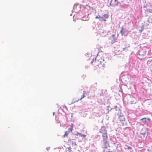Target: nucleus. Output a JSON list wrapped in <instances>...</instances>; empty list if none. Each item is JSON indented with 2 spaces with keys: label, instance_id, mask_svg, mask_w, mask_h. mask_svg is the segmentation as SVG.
Masks as SVG:
<instances>
[{
  "label": "nucleus",
  "instance_id": "4be33fe9",
  "mask_svg": "<svg viewBox=\"0 0 152 152\" xmlns=\"http://www.w3.org/2000/svg\"><path fill=\"white\" fill-rule=\"evenodd\" d=\"M142 30H141L140 32H142Z\"/></svg>",
  "mask_w": 152,
  "mask_h": 152
},
{
  "label": "nucleus",
  "instance_id": "bb28decb",
  "mask_svg": "<svg viewBox=\"0 0 152 152\" xmlns=\"http://www.w3.org/2000/svg\"><path fill=\"white\" fill-rule=\"evenodd\" d=\"M93 63V61H92L91 62V63Z\"/></svg>",
  "mask_w": 152,
  "mask_h": 152
},
{
  "label": "nucleus",
  "instance_id": "6e6552de",
  "mask_svg": "<svg viewBox=\"0 0 152 152\" xmlns=\"http://www.w3.org/2000/svg\"><path fill=\"white\" fill-rule=\"evenodd\" d=\"M73 129V126H71L70 128H68V131H67L69 132V133L70 132H72V131Z\"/></svg>",
  "mask_w": 152,
  "mask_h": 152
},
{
  "label": "nucleus",
  "instance_id": "1a4fd4ad",
  "mask_svg": "<svg viewBox=\"0 0 152 152\" xmlns=\"http://www.w3.org/2000/svg\"><path fill=\"white\" fill-rule=\"evenodd\" d=\"M86 93L85 91H83V94L81 96V98L79 99V100H81L83 98L85 97V94Z\"/></svg>",
  "mask_w": 152,
  "mask_h": 152
},
{
  "label": "nucleus",
  "instance_id": "9b49d317",
  "mask_svg": "<svg viewBox=\"0 0 152 152\" xmlns=\"http://www.w3.org/2000/svg\"><path fill=\"white\" fill-rule=\"evenodd\" d=\"M95 18L97 19V18H98V19H99V18H103V17H101L100 15H98L97 16H96V17H95Z\"/></svg>",
  "mask_w": 152,
  "mask_h": 152
},
{
  "label": "nucleus",
  "instance_id": "aec40b11",
  "mask_svg": "<svg viewBox=\"0 0 152 152\" xmlns=\"http://www.w3.org/2000/svg\"><path fill=\"white\" fill-rule=\"evenodd\" d=\"M126 49V48H123V50H125Z\"/></svg>",
  "mask_w": 152,
  "mask_h": 152
},
{
  "label": "nucleus",
  "instance_id": "a211bd4d",
  "mask_svg": "<svg viewBox=\"0 0 152 152\" xmlns=\"http://www.w3.org/2000/svg\"><path fill=\"white\" fill-rule=\"evenodd\" d=\"M81 136H83V137H85L86 136V135H84V134H81Z\"/></svg>",
  "mask_w": 152,
  "mask_h": 152
},
{
  "label": "nucleus",
  "instance_id": "f03ea898",
  "mask_svg": "<svg viewBox=\"0 0 152 152\" xmlns=\"http://www.w3.org/2000/svg\"><path fill=\"white\" fill-rule=\"evenodd\" d=\"M100 132L102 134L103 139H107V131L104 128H102L100 130Z\"/></svg>",
  "mask_w": 152,
  "mask_h": 152
},
{
  "label": "nucleus",
  "instance_id": "b1692460",
  "mask_svg": "<svg viewBox=\"0 0 152 152\" xmlns=\"http://www.w3.org/2000/svg\"><path fill=\"white\" fill-rule=\"evenodd\" d=\"M54 112H53V115H54Z\"/></svg>",
  "mask_w": 152,
  "mask_h": 152
},
{
  "label": "nucleus",
  "instance_id": "7ed1b4c3",
  "mask_svg": "<svg viewBox=\"0 0 152 152\" xmlns=\"http://www.w3.org/2000/svg\"><path fill=\"white\" fill-rule=\"evenodd\" d=\"M119 119L121 121H122L123 122L122 125H124L123 122L125 121V118L124 116L122 115H120L119 116Z\"/></svg>",
  "mask_w": 152,
  "mask_h": 152
},
{
  "label": "nucleus",
  "instance_id": "9d476101",
  "mask_svg": "<svg viewBox=\"0 0 152 152\" xmlns=\"http://www.w3.org/2000/svg\"><path fill=\"white\" fill-rule=\"evenodd\" d=\"M124 29L123 28H122L121 30L120 31V32L122 35L124 33Z\"/></svg>",
  "mask_w": 152,
  "mask_h": 152
},
{
  "label": "nucleus",
  "instance_id": "5701e85b",
  "mask_svg": "<svg viewBox=\"0 0 152 152\" xmlns=\"http://www.w3.org/2000/svg\"><path fill=\"white\" fill-rule=\"evenodd\" d=\"M108 152H112V151H108Z\"/></svg>",
  "mask_w": 152,
  "mask_h": 152
},
{
  "label": "nucleus",
  "instance_id": "423d86ee",
  "mask_svg": "<svg viewBox=\"0 0 152 152\" xmlns=\"http://www.w3.org/2000/svg\"><path fill=\"white\" fill-rule=\"evenodd\" d=\"M146 118H141L140 119V121H142V122H143L144 124H147V122L146 120Z\"/></svg>",
  "mask_w": 152,
  "mask_h": 152
},
{
  "label": "nucleus",
  "instance_id": "20e7f679",
  "mask_svg": "<svg viewBox=\"0 0 152 152\" xmlns=\"http://www.w3.org/2000/svg\"><path fill=\"white\" fill-rule=\"evenodd\" d=\"M107 139H103V143L104 145V147L105 148H107V146L109 145V144L108 143L107 140Z\"/></svg>",
  "mask_w": 152,
  "mask_h": 152
},
{
  "label": "nucleus",
  "instance_id": "2eb2a0df",
  "mask_svg": "<svg viewBox=\"0 0 152 152\" xmlns=\"http://www.w3.org/2000/svg\"><path fill=\"white\" fill-rule=\"evenodd\" d=\"M72 143L73 145L74 144L75 145H76V143L75 142L72 141Z\"/></svg>",
  "mask_w": 152,
  "mask_h": 152
},
{
  "label": "nucleus",
  "instance_id": "a878e982",
  "mask_svg": "<svg viewBox=\"0 0 152 152\" xmlns=\"http://www.w3.org/2000/svg\"><path fill=\"white\" fill-rule=\"evenodd\" d=\"M113 36H114V35H113Z\"/></svg>",
  "mask_w": 152,
  "mask_h": 152
},
{
  "label": "nucleus",
  "instance_id": "f257e3e1",
  "mask_svg": "<svg viewBox=\"0 0 152 152\" xmlns=\"http://www.w3.org/2000/svg\"><path fill=\"white\" fill-rule=\"evenodd\" d=\"M105 61L102 59H96L93 63L94 69L96 70L99 68L103 69L105 66Z\"/></svg>",
  "mask_w": 152,
  "mask_h": 152
},
{
  "label": "nucleus",
  "instance_id": "6ab92c4d",
  "mask_svg": "<svg viewBox=\"0 0 152 152\" xmlns=\"http://www.w3.org/2000/svg\"><path fill=\"white\" fill-rule=\"evenodd\" d=\"M147 120L148 121H151V119L149 118H147Z\"/></svg>",
  "mask_w": 152,
  "mask_h": 152
},
{
  "label": "nucleus",
  "instance_id": "f8f14e48",
  "mask_svg": "<svg viewBox=\"0 0 152 152\" xmlns=\"http://www.w3.org/2000/svg\"><path fill=\"white\" fill-rule=\"evenodd\" d=\"M115 2L116 3V5H118L119 4H120V2L119 1H117V0H115Z\"/></svg>",
  "mask_w": 152,
  "mask_h": 152
},
{
  "label": "nucleus",
  "instance_id": "ddd939ff",
  "mask_svg": "<svg viewBox=\"0 0 152 152\" xmlns=\"http://www.w3.org/2000/svg\"><path fill=\"white\" fill-rule=\"evenodd\" d=\"M140 134L143 136V137H145L146 135L145 132L140 133Z\"/></svg>",
  "mask_w": 152,
  "mask_h": 152
},
{
  "label": "nucleus",
  "instance_id": "dca6fc26",
  "mask_svg": "<svg viewBox=\"0 0 152 152\" xmlns=\"http://www.w3.org/2000/svg\"><path fill=\"white\" fill-rule=\"evenodd\" d=\"M81 134H80V133H79V132H77V133L76 134V135H81Z\"/></svg>",
  "mask_w": 152,
  "mask_h": 152
},
{
  "label": "nucleus",
  "instance_id": "4468645a",
  "mask_svg": "<svg viewBox=\"0 0 152 152\" xmlns=\"http://www.w3.org/2000/svg\"><path fill=\"white\" fill-rule=\"evenodd\" d=\"M147 11L148 12H152V10H150V9H148L147 10Z\"/></svg>",
  "mask_w": 152,
  "mask_h": 152
},
{
  "label": "nucleus",
  "instance_id": "412c9836",
  "mask_svg": "<svg viewBox=\"0 0 152 152\" xmlns=\"http://www.w3.org/2000/svg\"><path fill=\"white\" fill-rule=\"evenodd\" d=\"M68 149L70 151L71 150V148L70 147L68 148Z\"/></svg>",
  "mask_w": 152,
  "mask_h": 152
},
{
  "label": "nucleus",
  "instance_id": "0eeeda50",
  "mask_svg": "<svg viewBox=\"0 0 152 152\" xmlns=\"http://www.w3.org/2000/svg\"><path fill=\"white\" fill-rule=\"evenodd\" d=\"M69 133V132H67V131H66L65 132V134L63 136V138H65L66 137H68V134Z\"/></svg>",
  "mask_w": 152,
  "mask_h": 152
},
{
  "label": "nucleus",
  "instance_id": "f3484780",
  "mask_svg": "<svg viewBox=\"0 0 152 152\" xmlns=\"http://www.w3.org/2000/svg\"><path fill=\"white\" fill-rule=\"evenodd\" d=\"M128 149H131L132 147H131L128 146Z\"/></svg>",
  "mask_w": 152,
  "mask_h": 152
},
{
  "label": "nucleus",
  "instance_id": "39448f33",
  "mask_svg": "<svg viewBox=\"0 0 152 152\" xmlns=\"http://www.w3.org/2000/svg\"><path fill=\"white\" fill-rule=\"evenodd\" d=\"M102 17H103V18H102L103 19V20L104 21H106V19L108 18L109 15L107 14H105L103 15Z\"/></svg>",
  "mask_w": 152,
  "mask_h": 152
},
{
  "label": "nucleus",
  "instance_id": "393cba45",
  "mask_svg": "<svg viewBox=\"0 0 152 152\" xmlns=\"http://www.w3.org/2000/svg\"><path fill=\"white\" fill-rule=\"evenodd\" d=\"M72 103H70V104H71Z\"/></svg>",
  "mask_w": 152,
  "mask_h": 152
}]
</instances>
